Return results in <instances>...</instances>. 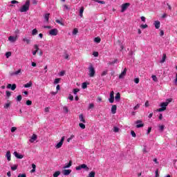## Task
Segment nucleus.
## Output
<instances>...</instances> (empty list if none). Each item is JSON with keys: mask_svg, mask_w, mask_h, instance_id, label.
<instances>
[{"mask_svg": "<svg viewBox=\"0 0 177 177\" xmlns=\"http://www.w3.org/2000/svg\"><path fill=\"white\" fill-rule=\"evenodd\" d=\"M63 142H64V137H62L61 138V140L59 141V142L56 145L55 148L60 149V147H62V146H63Z\"/></svg>", "mask_w": 177, "mask_h": 177, "instance_id": "obj_8", "label": "nucleus"}, {"mask_svg": "<svg viewBox=\"0 0 177 177\" xmlns=\"http://www.w3.org/2000/svg\"><path fill=\"white\" fill-rule=\"evenodd\" d=\"M171 102H172V98H169V99L166 100L165 102L160 103V106L161 108L158 109L156 110V111H158L159 113L165 111V110H167V106H168V104H169L171 103Z\"/></svg>", "mask_w": 177, "mask_h": 177, "instance_id": "obj_1", "label": "nucleus"}, {"mask_svg": "<svg viewBox=\"0 0 177 177\" xmlns=\"http://www.w3.org/2000/svg\"><path fill=\"white\" fill-rule=\"evenodd\" d=\"M93 107H95V104H89L88 110H91V109H93Z\"/></svg>", "mask_w": 177, "mask_h": 177, "instance_id": "obj_53", "label": "nucleus"}, {"mask_svg": "<svg viewBox=\"0 0 177 177\" xmlns=\"http://www.w3.org/2000/svg\"><path fill=\"white\" fill-rule=\"evenodd\" d=\"M65 73H66V72H65L64 71H61V72L59 73L60 77H63V75H64Z\"/></svg>", "mask_w": 177, "mask_h": 177, "instance_id": "obj_59", "label": "nucleus"}, {"mask_svg": "<svg viewBox=\"0 0 177 177\" xmlns=\"http://www.w3.org/2000/svg\"><path fill=\"white\" fill-rule=\"evenodd\" d=\"M119 131H120V129L118 127H113L114 132L117 133V132H119Z\"/></svg>", "mask_w": 177, "mask_h": 177, "instance_id": "obj_45", "label": "nucleus"}, {"mask_svg": "<svg viewBox=\"0 0 177 177\" xmlns=\"http://www.w3.org/2000/svg\"><path fill=\"white\" fill-rule=\"evenodd\" d=\"M109 97V103H114V91H111Z\"/></svg>", "mask_w": 177, "mask_h": 177, "instance_id": "obj_7", "label": "nucleus"}, {"mask_svg": "<svg viewBox=\"0 0 177 177\" xmlns=\"http://www.w3.org/2000/svg\"><path fill=\"white\" fill-rule=\"evenodd\" d=\"M88 76L91 77H95V75L96 74V71H95V67H93V65L91 64L88 68Z\"/></svg>", "mask_w": 177, "mask_h": 177, "instance_id": "obj_3", "label": "nucleus"}, {"mask_svg": "<svg viewBox=\"0 0 177 177\" xmlns=\"http://www.w3.org/2000/svg\"><path fill=\"white\" fill-rule=\"evenodd\" d=\"M16 84H8L7 85V88L8 89H11V91H15V89H16Z\"/></svg>", "mask_w": 177, "mask_h": 177, "instance_id": "obj_11", "label": "nucleus"}, {"mask_svg": "<svg viewBox=\"0 0 177 177\" xmlns=\"http://www.w3.org/2000/svg\"><path fill=\"white\" fill-rule=\"evenodd\" d=\"M8 41H10V42H16V41H17V37H15V36H10L8 37Z\"/></svg>", "mask_w": 177, "mask_h": 177, "instance_id": "obj_14", "label": "nucleus"}, {"mask_svg": "<svg viewBox=\"0 0 177 177\" xmlns=\"http://www.w3.org/2000/svg\"><path fill=\"white\" fill-rule=\"evenodd\" d=\"M93 56H95V57H97V56H99V53L95 51L93 53Z\"/></svg>", "mask_w": 177, "mask_h": 177, "instance_id": "obj_54", "label": "nucleus"}, {"mask_svg": "<svg viewBox=\"0 0 177 177\" xmlns=\"http://www.w3.org/2000/svg\"><path fill=\"white\" fill-rule=\"evenodd\" d=\"M79 127H80L82 129H85V124H84V123H80Z\"/></svg>", "mask_w": 177, "mask_h": 177, "instance_id": "obj_41", "label": "nucleus"}, {"mask_svg": "<svg viewBox=\"0 0 177 177\" xmlns=\"http://www.w3.org/2000/svg\"><path fill=\"white\" fill-rule=\"evenodd\" d=\"M76 34H78V29L77 28H75L73 31V35H76Z\"/></svg>", "mask_w": 177, "mask_h": 177, "instance_id": "obj_42", "label": "nucleus"}, {"mask_svg": "<svg viewBox=\"0 0 177 177\" xmlns=\"http://www.w3.org/2000/svg\"><path fill=\"white\" fill-rule=\"evenodd\" d=\"M49 16H50V13H46L44 15V20L45 21H46L48 23V21H49Z\"/></svg>", "mask_w": 177, "mask_h": 177, "instance_id": "obj_25", "label": "nucleus"}, {"mask_svg": "<svg viewBox=\"0 0 177 177\" xmlns=\"http://www.w3.org/2000/svg\"><path fill=\"white\" fill-rule=\"evenodd\" d=\"M147 27H148L147 24H145V25H141V26H140V28H143V29L147 28Z\"/></svg>", "mask_w": 177, "mask_h": 177, "instance_id": "obj_58", "label": "nucleus"}, {"mask_svg": "<svg viewBox=\"0 0 177 177\" xmlns=\"http://www.w3.org/2000/svg\"><path fill=\"white\" fill-rule=\"evenodd\" d=\"M107 73L108 71H104L101 74L102 77H104V75H107Z\"/></svg>", "mask_w": 177, "mask_h": 177, "instance_id": "obj_49", "label": "nucleus"}, {"mask_svg": "<svg viewBox=\"0 0 177 177\" xmlns=\"http://www.w3.org/2000/svg\"><path fill=\"white\" fill-rule=\"evenodd\" d=\"M95 175H96L95 171H91L88 174V177H95Z\"/></svg>", "mask_w": 177, "mask_h": 177, "instance_id": "obj_34", "label": "nucleus"}, {"mask_svg": "<svg viewBox=\"0 0 177 177\" xmlns=\"http://www.w3.org/2000/svg\"><path fill=\"white\" fill-rule=\"evenodd\" d=\"M153 24L155 26V28L157 30H158V28H160V26L161 24H160V21H155Z\"/></svg>", "mask_w": 177, "mask_h": 177, "instance_id": "obj_19", "label": "nucleus"}, {"mask_svg": "<svg viewBox=\"0 0 177 177\" xmlns=\"http://www.w3.org/2000/svg\"><path fill=\"white\" fill-rule=\"evenodd\" d=\"M63 110L66 114L68 113V108L67 106H63Z\"/></svg>", "mask_w": 177, "mask_h": 177, "instance_id": "obj_36", "label": "nucleus"}, {"mask_svg": "<svg viewBox=\"0 0 177 177\" xmlns=\"http://www.w3.org/2000/svg\"><path fill=\"white\" fill-rule=\"evenodd\" d=\"M81 169H85L86 171H89V167L86 164H82L78 167H76V171H80Z\"/></svg>", "mask_w": 177, "mask_h": 177, "instance_id": "obj_4", "label": "nucleus"}, {"mask_svg": "<svg viewBox=\"0 0 177 177\" xmlns=\"http://www.w3.org/2000/svg\"><path fill=\"white\" fill-rule=\"evenodd\" d=\"M101 41L102 39H100V37H95L94 39V42H96V44H100Z\"/></svg>", "mask_w": 177, "mask_h": 177, "instance_id": "obj_28", "label": "nucleus"}, {"mask_svg": "<svg viewBox=\"0 0 177 177\" xmlns=\"http://www.w3.org/2000/svg\"><path fill=\"white\" fill-rule=\"evenodd\" d=\"M17 129V128H16V127H12L11 132H15Z\"/></svg>", "mask_w": 177, "mask_h": 177, "instance_id": "obj_62", "label": "nucleus"}, {"mask_svg": "<svg viewBox=\"0 0 177 177\" xmlns=\"http://www.w3.org/2000/svg\"><path fill=\"white\" fill-rule=\"evenodd\" d=\"M30 10V0H26L25 4L20 8L19 11L21 13H24V12H27Z\"/></svg>", "mask_w": 177, "mask_h": 177, "instance_id": "obj_2", "label": "nucleus"}, {"mask_svg": "<svg viewBox=\"0 0 177 177\" xmlns=\"http://www.w3.org/2000/svg\"><path fill=\"white\" fill-rule=\"evenodd\" d=\"M165 127V126H164V125H160V126H159V128H160V129L161 130V131H164V128Z\"/></svg>", "mask_w": 177, "mask_h": 177, "instance_id": "obj_61", "label": "nucleus"}, {"mask_svg": "<svg viewBox=\"0 0 177 177\" xmlns=\"http://www.w3.org/2000/svg\"><path fill=\"white\" fill-rule=\"evenodd\" d=\"M61 172L60 171H57L53 174V177H57L59 175H60Z\"/></svg>", "mask_w": 177, "mask_h": 177, "instance_id": "obj_33", "label": "nucleus"}, {"mask_svg": "<svg viewBox=\"0 0 177 177\" xmlns=\"http://www.w3.org/2000/svg\"><path fill=\"white\" fill-rule=\"evenodd\" d=\"M78 92H80V90L78 88L73 89L74 95H77V93H78Z\"/></svg>", "mask_w": 177, "mask_h": 177, "instance_id": "obj_47", "label": "nucleus"}, {"mask_svg": "<svg viewBox=\"0 0 177 177\" xmlns=\"http://www.w3.org/2000/svg\"><path fill=\"white\" fill-rule=\"evenodd\" d=\"M134 82H135L136 84H138V83L139 82V78H135V79H134Z\"/></svg>", "mask_w": 177, "mask_h": 177, "instance_id": "obj_64", "label": "nucleus"}, {"mask_svg": "<svg viewBox=\"0 0 177 177\" xmlns=\"http://www.w3.org/2000/svg\"><path fill=\"white\" fill-rule=\"evenodd\" d=\"M131 136H133V138H136V133L133 130L131 131Z\"/></svg>", "mask_w": 177, "mask_h": 177, "instance_id": "obj_44", "label": "nucleus"}, {"mask_svg": "<svg viewBox=\"0 0 177 177\" xmlns=\"http://www.w3.org/2000/svg\"><path fill=\"white\" fill-rule=\"evenodd\" d=\"M83 13H84V7H81V8L80 10V17H82Z\"/></svg>", "mask_w": 177, "mask_h": 177, "instance_id": "obj_30", "label": "nucleus"}, {"mask_svg": "<svg viewBox=\"0 0 177 177\" xmlns=\"http://www.w3.org/2000/svg\"><path fill=\"white\" fill-rule=\"evenodd\" d=\"M34 48L35 49V50L32 52V55L33 56H35V55H37V53L39 50V47L37 44H35Z\"/></svg>", "mask_w": 177, "mask_h": 177, "instance_id": "obj_15", "label": "nucleus"}, {"mask_svg": "<svg viewBox=\"0 0 177 177\" xmlns=\"http://www.w3.org/2000/svg\"><path fill=\"white\" fill-rule=\"evenodd\" d=\"M14 156L19 159H21L23 158V157H24V156L21 155V154H19V153H17V151H15L14 152Z\"/></svg>", "mask_w": 177, "mask_h": 177, "instance_id": "obj_17", "label": "nucleus"}, {"mask_svg": "<svg viewBox=\"0 0 177 177\" xmlns=\"http://www.w3.org/2000/svg\"><path fill=\"white\" fill-rule=\"evenodd\" d=\"M79 120L81 122H83L84 124H85L86 122L85 121V118H84V115L83 114H80L79 115Z\"/></svg>", "mask_w": 177, "mask_h": 177, "instance_id": "obj_20", "label": "nucleus"}, {"mask_svg": "<svg viewBox=\"0 0 177 177\" xmlns=\"http://www.w3.org/2000/svg\"><path fill=\"white\" fill-rule=\"evenodd\" d=\"M23 97H21V95H19L17 97V102H21V99Z\"/></svg>", "mask_w": 177, "mask_h": 177, "instance_id": "obj_40", "label": "nucleus"}, {"mask_svg": "<svg viewBox=\"0 0 177 177\" xmlns=\"http://www.w3.org/2000/svg\"><path fill=\"white\" fill-rule=\"evenodd\" d=\"M38 136L36 134H33L29 141L30 142V143H34V142H35Z\"/></svg>", "mask_w": 177, "mask_h": 177, "instance_id": "obj_13", "label": "nucleus"}, {"mask_svg": "<svg viewBox=\"0 0 177 177\" xmlns=\"http://www.w3.org/2000/svg\"><path fill=\"white\" fill-rule=\"evenodd\" d=\"M150 132H151V127H149L148 130H147V135H149V133H150Z\"/></svg>", "mask_w": 177, "mask_h": 177, "instance_id": "obj_63", "label": "nucleus"}, {"mask_svg": "<svg viewBox=\"0 0 177 177\" xmlns=\"http://www.w3.org/2000/svg\"><path fill=\"white\" fill-rule=\"evenodd\" d=\"M142 151L143 153H149V151H147V148L146 146L144 147Z\"/></svg>", "mask_w": 177, "mask_h": 177, "instance_id": "obj_51", "label": "nucleus"}, {"mask_svg": "<svg viewBox=\"0 0 177 177\" xmlns=\"http://www.w3.org/2000/svg\"><path fill=\"white\" fill-rule=\"evenodd\" d=\"M115 100H116V102H120V100H121V94H120V93H117L115 97Z\"/></svg>", "mask_w": 177, "mask_h": 177, "instance_id": "obj_21", "label": "nucleus"}, {"mask_svg": "<svg viewBox=\"0 0 177 177\" xmlns=\"http://www.w3.org/2000/svg\"><path fill=\"white\" fill-rule=\"evenodd\" d=\"M68 99H69V100L73 101V100H74V96H73L71 94H70L68 96Z\"/></svg>", "mask_w": 177, "mask_h": 177, "instance_id": "obj_56", "label": "nucleus"}, {"mask_svg": "<svg viewBox=\"0 0 177 177\" xmlns=\"http://www.w3.org/2000/svg\"><path fill=\"white\" fill-rule=\"evenodd\" d=\"M21 69H19L15 72H12L10 73V75H11V77H13L14 75H19V74H21Z\"/></svg>", "mask_w": 177, "mask_h": 177, "instance_id": "obj_16", "label": "nucleus"}, {"mask_svg": "<svg viewBox=\"0 0 177 177\" xmlns=\"http://www.w3.org/2000/svg\"><path fill=\"white\" fill-rule=\"evenodd\" d=\"M27 106H31L32 104V102L31 100L26 101Z\"/></svg>", "mask_w": 177, "mask_h": 177, "instance_id": "obj_46", "label": "nucleus"}, {"mask_svg": "<svg viewBox=\"0 0 177 177\" xmlns=\"http://www.w3.org/2000/svg\"><path fill=\"white\" fill-rule=\"evenodd\" d=\"M127 75V68L124 69V71L121 73V74L119 75V79L122 80L124 77Z\"/></svg>", "mask_w": 177, "mask_h": 177, "instance_id": "obj_10", "label": "nucleus"}, {"mask_svg": "<svg viewBox=\"0 0 177 177\" xmlns=\"http://www.w3.org/2000/svg\"><path fill=\"white\" fill-rule=\"evenodd\" d=\"M24 42H26V44L28 45L31 42V40L30 39H28L27 37H25L23 39Z\"/></svg>", "mask_w": 177, "mask_h": 177, "instance_id": "obj_26", "label": "nucleus"}, {"mask_svg": "<svg viewBox=\"0 0 177 177\" xmlns=\"http://www.w3.org/2000/svg\"><path fill=\"white\" fill-rule=\"evenodd\" d=\"M117 62H118V59H115V60L113 61V62H109V64L110 66H111V65H113V64H115V63H117Z\"/></svg>", "mask_w": 177, "mask_h": 177, "instance_id": "obj_38", "label": "nucleus"}, {"mask_svg": "<svg viewBox=\"0 0 177 177\" xmlns=\"http://www.w3.org/2000/svg\"><path fill=\"white\" fill-rule=\"evenodd\" d=\"M59 32V31L57 30V28H54V29H52L49 31V34L50 35H53V36H56L57 35V33Z\"/></svg>", "mask_w": 177, "mask_h": 177, "instance_id": "obj_9", "label": "nucleus"}, {"mask_svg": "<svg viewBox=\"0 0 177 177\" xmlns=\"http://www.w3.org/2000/svg\"><path fill=\"white\" fill-rule=\"evenodd\" d=\"M62 79H60V78H57V79H55V80H54V84L55 85H56L57 84H59V82H60V80H61Z\"/></svg>", "mask_w": 177, "mask_h": 177, "instance_id": "obj_35", "label": "nucleus"}, {"mask_svg": "<svg viewBox=\"0 0 177 177\" xmlns=\"http://www.w3.org/2000/svg\"><path fill=\"white\" fill-rule=\"evenodd\" d=\"M136 124H137L136 127V128H142L145 127V124H143V121L142 120H137L136 122Z\"/></svg>", "mask_w": 177, "mask_h": 177, "instance_id": "obj_6", "label": "nucleus"}, {"mask_svg": "<svg viewBox=\"0 0 177 177\" xmlns=\"http://www.w3.org/2000/svg\"><path fill=\"white\" fill-rule=\"evenodd\" d=\"M112 114H115L117 113V105H113L111 107Z\"/></svg>", "mask_w": 177, "mask_h": 177, "instance_id": "obj_18", "label": "nucleus"}, {"mask_svg": "<svg viewBox=\"0 0 177 177\" xmlns=\"http://www.w3.org/2000/svg\"><path fill=\"white\" fill-rule=\"evenodd\" d=\"M62 174L65 176H68V175H70L71 174V169H64L62 171Z\"/></svg>", "mask_w": 177, "mask_h": 177, "instance_id": "obj_12", "label": "nucleus"}, {"mask_svg": "<svg viewBox=\"0 0 177 177\" xmlns=\"http://www.w3.org/2000/svg\"><path fill=\"white\" fill-rule=\"evenodd\" d=\"M10 56H12V52L8 51V52L6 53V57L7 59H9V57H10Z\"/></svg>", "mask_w": 177, "mask_h": 177, "instance_id": "obj_29", "label": "nucleus"}, {"mask_svg": "<svg viewBox=\"0 0 177 177\" xmlns=\"http://www.w3.org/2000/svg\"><path fill=\"white\" fill-rule=\"evenodd\" d=\"M97 3H101L102 5H104V3H106L104 1H100V0H97Z\"/></svg>", "mask_w": 177, "mask_h": 177, "instance_id": "obj_52", "label": "nucleus"}, {"mask_svg": "<svg viewBox=\"0 0 177 177\" xmlns=\"http://www.w3.org/2000/svg\"><path fill=\"white\" fill-rule=\"evenodd\" d=\"M6 157L7 158L8 161H10L11 155H10V151H8L6 154Z\"/></svg>", "mask_w": 177, "mask_h": 177, "instance_id": "obj_22", "label": "nucleus"}, {"mask_svg": "<svg viewBox=\"0 0 177 177\" xmlns=\"http://www.w3.org/2000/svg\"><path fill=\"white\" fill-rule=\"evenodd\" d=\"M37 34H38V30H37V28H35L32 30V35H37Z\"/></svg>", "mask_w": 177, "mask_h": 177, "instance_id": "obj_31", "label": "nucleus"}, {"mask_svg": "<svg viewBox=\"0 0 177 177\" xmlns=\"http://www.w3.org/2000/svg\"><path fill=\"white\" fill-rule=\"evenodd\" d=\"M17 177H27V175L26 174H19Z\"/></svg>", "mask_w": 177, "mask_h": 177, "instance_id": "obj_57", "label": "nucleus"}, {"mask_svg": "<svg viewBox=\"0 0 177 177\" xmlns=\"http://www.w3.org/2000/svg\"><path fill=\"white\" fill-rule=\"evenodd\" d=\"M82 87L83 89H86V88H88V84L86 82L82 83Z\"/></svg>", "mask_w": 177, "mask_h": 177, "instance_id": "obj_32", "label": "nucleus"}, {"mask_svg": "<svg viewBox=\"0 0 177 177\" xmlns=\"http://www.w3.org/2000/svg\"><path fill=\"white\" fill-rule=\"evenodd\" d=\"M152 80H153V81H154V82H158V79H157V76H156V75H152Z\"/></svg>", "mask_w": 177, "mask_h": 177, "instance_id": "obj_37", "label": "nucleus"}, {"mask_svg": "<svg viewBox=\"0 0 177 177\" xmlns=\"http://www.w3.org/2000/svg\"><path fill=\"white\" fill-rule=\"evenodd\" d=\"M71 165H73V161L70 160L69 162L67 165H66L63 168L64 169H66V168H70Z\"/></svg>", "mask_w": 177, "mask_h": 177, "instance_id": "obj_24", "label": "nucleus"}, {"mask_svg": "<svg viewBox=\"0 0 177 177\" xmlns=\"http://www.w3.org/2000/svg\"><path fill=\"white\" fill-rule=\"evenodd\" d=\"M139 107H140V104H138L137 105H136L133 107V110H138V109H139Z\"/></svg>", "mask_w": 177, "mask_h": 177, "instance_id": "obj_55", "label": "nucleus"}, {"mask_svg": "<svg viewBox=\"0 0 177 177\" xmlns=\"http://www.w3.org/2000/svg\"><path fill=\"white\" fill-rule=\"evenodd\" d=\"M24 88H31L32 86V82L30 81L28 83L24 85Z\"/></svg>", "mask_w": 177, "mask_h": 177, "instance_id": "obj_23", "label": "nucleus"}, {"mask_svg": "<svg viewBox=\"0 0 177 177\" xmlns=\"http://www.w3.org/2000/svg\"><path fill=\"white\" fill-rule=\"evenodd\" d=\"M55 22L57 23L58 24H60L61 26H64V24L63 22H62L59 19H56Z\"/></svg>", "mask_w": 177, "mask_h": 177, "instance_id": "obj_39", "label": "nucleus"}, {"mask_svg": "<svg viewBox=\"0 0 177 177\" xmlns=\"http://www.w3.org/2000/svg\"><path fill=\"white\" fill-rule=\"evenodd\" d=\"M167 59V54H163L162 58L160 60V63H164Z\"/></svg>", "mask_w": 177, "mask_h": 177, "instance_id": "obj_27", "label": "nucleus"}, {"mask_svg": "<svg viewBox=\"0 0 177 177\" xmlns=\"http://www.w3.org/2000/svg\"><path fill=\"white\" fill-rule=\"evenodd\" d=\"M11 3H12V5H15V3H19V1H16V0H12V1H11Z\"/></svg>", "mask_w": 177, "mask_h": 177, "instance_id": "obj_60", "label": "nucleus"}, {"mask_svg": "<svg viewBox=\"0 0 177 177\" xmlns=\"http://www.w3.org/2000/svg\"><path fill=\"white\" fill-rule=\"evenodd\" d=\"M129 6H131V3H125L122 4V10H121L122 13H124V12H125V10H127L128 9V8H129Z\"/></svg>", "mask_w": 177, "mask_h": 177, "instance_id": "obj_5", "label": "nucleus"}, {"mask_svg": "<svg viewBox=\"0 0 177 177\" xmlns=\"http://www.w3.org/2000/svg\"><path fill=\"white\" fill-rule=\"evenodd\" d=\"M6 96H7L8 98L10 97V95H12V93H10V91H7L6 92Z\"/></svg>", "mask_w": 177, "mask_h": 177, "instance_id": "obj_43", "label": "nucleus"}, {"mask_svg": "<svg viewBox=\"0 0 177 177\" xmlns=\"http://www.w3.org/2000/svg\"><path fill=\"white\" fill-rule=\"evenodd\" d=\"M12 171H16L17 169V165H15L14 166L11 167Z\"/></svg>", "mask_w": 177, "mask_h": 177, "instance_id": "obj_48", "label": "nucleus"}, {"mask_svg": "<svg viewBox=\"0 0 177 177\" xmlns=\"http://www.w3.org/2000/svg\"><path fill=\"white\" fill-rule=\"evenodd\" d=\"M10 107V103H7L4 105V109H9Z\"/></svg>", "mask_w": 177, "mask_h": 177, "instance_id": "obj_50", "label": "nucleus"}]
</instances>
